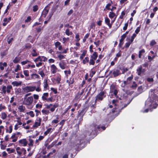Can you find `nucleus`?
<instances>
[{
    "label": "nucleus",
    "mask_w": 158,
    "mask_h": 158,
    "mask_svg": "<svg viewBox=\"0 0 158 158\" xmlns=\"http://www.w3.org/2000/svg\"><path fill=\"white\" fill-rule=\"evenodd\" d=\"M20 66L18 64L16 66V69H15V72H17L18 70H19L20 69Z\"/></svg>",
    "instance_id": "774afa93"
},
{
    "label": "nucleus",
    "mask_w": 158,
    "mask_h": 158,
    "mask_svg": "<svg viewBox=\"0 0 158 158\" xmlns=\"http://www.w3.org/2000/svg\"><path fill=\"white\" fill-rule=\"evenodd\" d=\"M23 73L26 77H28L29 76V71L28 70H25L23 71Z\"/></svg>",
    "instance_id": "09e8293b"
},
{
    "label": "nucleus",
    "mask_w": 158,
    "mask_h": 158,
    "mask_svg": "<svg viewBox=\"0 0 158 158\" xmlns=\"http://www.w3.org/2000/svg\"><path fill=\"white\" fill-rule=\"evenodd\" d=\"M42 61H43L45 62L47 60V58L44 56H41Z\"/></svg>",
    "instance_id": "e2e57ef3"
},
{
    "label": "nucleus",
    "mask_w": 158,
    "mask_h": 158,
    "mask_svg": "<svg viewBox=\"0 0 158 158\" xmlns=\"http://www.w3.org/2000/svg\"><path fill=\"white\" fill-rule=\"evenodd\" d=\"M1 118L2 119H5L7 117V114H6L4 112H3L1 113Z\"/></svg>",
    "instance_id": "c756f323"
},
{
    "label": "nucleus",
    "mask_w": 158,
    "mask_h": 158,
    "mask_svg": "<svg viewBox=\"0 0 158 158\" xmlns=\"http://www.w3.org/2000/svg\"><path fill=\"white\" fill-rule=\"evenodd\" d=\"M59 65L62 69H64L65 68V65L63 62H60V63H59Z\"/></svg>",
    "instance_id": "bb28decb"
},
{
    "label": "nucleus",
    "mask_w": 158,
    "mask_h": 158,
    "mask_svg": "<svg viewBox=\"0 0 158 158\" xmlns=\"http://www.w3.org/2000/svg\"><path fill=\"white\" fill-rule=\"evenodd\" d=\"M23 104L27 105V106L31 105L33 102V98L32 96H30L27 98H24Z\"/></svg>",
    "instance_id": "7ed1b4c3"
},
{
    "label": "nucleus",
    "mask_w": 158,
    "mask_h": 158,
    "mask_svg": "<svg viewBox=\"0 0 158 158\" xmlns=\"http://www.w3.org/2000/svg\"><path fill=\"white\" fill-rule=\"evenodd\" d=\"M112 72L114 77H115L118 76L120 74V71L118 69H114L112 71H110V74Z\"/></svg>",
    "instance_id": "f8f14e48"
},
{
    "label": "nucleus",
    "mask_w": 158,
    "mask_h": 158,
    "mask_svg": "<svg viewBox=\"0 0 158 158\" xmlns=\"http://www.w3.org/2000/svg\"><path fill=\"white\" fill-rule=\"evenodd\" d=\"M42 113L44 114L48 115V114L50 112L49 110H42Z\"/></svg>",
    "instance_id": "ea45409f"
},
{
    "label": "nucleus",
    "mask_w": 158,
    "mask_h": 158,
    "mask_svg": "<svg viewBox=\"0 0 158 158\" xmlns=\"http://www.w3.org/2000/svg\"><path fill=\"white\" fill-rule=\"evenodd\" d=\"M41 56H39L37 57V58H36L34 60V61L35 62H36L38 61H40V62H42L41 60Z\"/></svg>",
    "instance_id": "f704fd0d"
},
{
    "label": "nucleus",
    "mask_w": 158,
    "mask_h": 158,
    "mask_svg": "<svg viewBox=\"0 0 158 158\" xmlns=\"http://www.w3.org/2000/svg\"><path fill=\"white\" fill-rule=\"evenodd\" d=\"M75 145L77 147H83V146H81L82 144H84V145H85L86 143L85 141V140L84 139H81L80 140L78 139L76 141L75 143Z\"/></svg>",
    "instance_id": "0eeeda50"
},
{
    "label": "nucleus",
    "mask_w": 158,
    "mask_h": 158,
    "mask_svg": "<svg viewBox=\"0 0 158 158\" xmlns=\"http://www.w3.org/2000/svg\"><path fill=\"white\" fill-rule=\"evenodd\" d=\"M95 60L90 58V61L89 62V64L90 65H94L95 64Z\"/></svg>",
    "instance_id": "79ce46f5"
},
{
    "label": "nucleus",
    "mask_w": 158,
    "mask_h": 158,
    "mask_svg": "<svg viewBox=\"0 0 158 158\" xmlns=\"http://www.w3.org/2000/svg\"><path fill=\"white\" fill-rule=\"evenodd\" d=\"M140 27H138L135 31V32L136 34H137L139 32L140 30Z\"/></svg>",
    "instance_id": "680f3d73"
},
{
    "label": "nucleus",
    "mask_w": 158,
    "mask_h": 158,
    "mask_svg": "<svg viewBox=\"0 0 158 158\" xmlns=\"http://www.w3.org/2000/svg\"><path fill=\"white\" fill-rule=\"evenodd\" d=\"M40 76L36 73L32 74L31 75V79H38L40 78Z\"/></svg>",
    "instance_id": "393cba45"
},
{
    "label": "nucleus",
    "mask_w": 158,
    "mask_h": 158,
    "mask_svg": "<svg viewBox=\"0 0 158 158\" xmlns=\"http://www.w3.org/2000/svg\"><path fill=\"white\" fill-rule=\"evenodd\" d=\"M55 46L56 48H58V47L60 45V43L58 42H56L55 43Z\"/></svg>",
    "instance_id": "0e129e2a"
},
{
    "label": "nucleus",
    "mask_w": 158,
    "mask_h": 158,
    "mask_svg": "<svg viewBox=\"0 0 158 158\" xmlns=\"http://www.w3.org/2000/svg\"><path fill=\"white\" fill-rule=\"evenodd\" d=\"M98 56V54L97 52H94L92 55L90 56V58L93 59L95 60H96Z\"/></svg>",
    "instance_id": "412c9836"
},
{
    "label": "nucleus",
    "mask_w": 158,
    "mask_h": 158,
    "mask_svg": "<svg viewBox=\"0 0 158 158\" xmlns=\"http://www.w3.org/2000/svg\"><path fill=\"white\" fill-rule=\"evenodd\" d=\"M115 16V14L113 12H110L109 14V17L111 18H113Z\"/></svg>",
    "instance_id": "72a5a7b5"
},
{
    "label": "nucleus",
    "mask_w": 158,
    "mask_h": 158,
    "mask_svg": "<svg viewBox=\"0 0 158 158\" xmlns=\"http://www.w3.org/2000/svg\"><path fill=\"white\" fill-rule=\"evenodd\" d=\"M41 118H39L37 120L38 122H35L34 125H33V127L34 128H36L39 126H40L41 124Z\"/></svg>",
    "instance_id": "9d476101"
},
{
    "label": "nucleus",
    "mask_w": 158,
    "mask_h": 158,
    "mask_svg": "<svg viewBox=\"0 0 158 158\" xmlns=\"http://www.w3.org/2000/svg\"><path fill=\"white\" fill-rule=\"evenodd\" d=\"M51 72L53 74L55 73L57 69V68L54 64H52L51 66Z\"/></svg>",
    "instance_id": "4468645a"
},
{
    "label": "nucleus",
    "mask_w": 158,
    "mask_h": 158,
    "mask_svg": "<svg viewBox=\"0 0 158 158\" xmlns=\"http://www.w3.org/2000/svg\"><path fill=\"white\" fill-rule=\"evenodd\" d=\"M42 104H37L35 106V107L38 109H40L42 108Z\"/></svg>",
    "instance_id": "052dcab7"
},
{
    "label": "nucleus",
    "mask_w": 158,
    "mask_h": 158,
    "mask_svg": "<svg viewBox=\"0 0 158 158\" xmlns=\"http://www.w3.org/2000/svg\"><path fill=\"white\" fill-rule=\"evenodd\" d=\"M6 87L5 86H3L2 87V91L3 92V93L4 94H6Z\"/></svg>",
    "instance_id": "4c0bfd02"
},
{
    "label": "nucleus",
    "mask_w": 158,
    "mask_h": 158,
    "mask_svg": "<svg viewBox=\"0 0 158 158\" xmlns=\"http://www.w3.org/2000/svg\"><path fill=\"white\" fill-rule=\"evenodd\" d=\"M22 83V82L21 81L18 82L17 81H13L12 82L11 84L14 86H18L20 85Z\"/></svg>",
    "instance_id": "6ab92c4d"
},
{
    "label": "nucleus",
    "mask_w": 158,
    "mask_h": 158,
    "mask_svg": "<svg viewBox=\"0 0 158 158\" xmlns=\"http://www.w3.org/2000/svg\"><path fill=\"white\" fill-rule=\"evenodd\" d=\"M64 73H65V74L66 76H67L68 74H70L71 73V71L70 70H69L68 71H67V70H65L64 71Z\"/></svg>",
    "instance_id": "338daca9"
},
{
    "label": "nucleus",
    "mask_w": 158,
    "mask_h": 158,
    "mask_svg": "<svg viewBox=\"0 0 158 158\" xmlns=\"http://www.w3.org/2000/svg\"><path fill=\"white\" fill-rule=\"evenodd\" d=\"M21 89L20 88H18L17 89L15 90V93L17 94H19L21 93Z\"/></svg>",
    "instance_id": "3c124183"
},
{
    "label": "nucleus",
    "mask_w": 158,
    "mask_h": 158,
    "mask_svg": "<svg viewBox=\"0 0 158 158\" xmlns=\"http://www.w3.org/2000/svg\"><path fill=\"white\" fill-rule=\"evenodd\" d=\"M86 54V51L84 50L83 51V52L82 54H81V55L80 56V59L81 60H82L84 58V57L85 56Z\"/></svg>",
    "instance_id": "c85d7f7f"
},
{
    "label": "nucleus",
    "mask_w": 158,
    "mask_h": 158,
    "mask_svg": "<svg viewBox=\"0 0 158 158\" xmlns=\"http://www.w3.org/2000/svg\"><path fill=\"white\" fill-rule=\"evenodd\" d=\"M49 6V4L44 9L41 14V16L42 17L45 18L46 17L47 15L48 14L49 11V9L50 8Z\"/></svg>",
    "instance_id": "1a4fd4ad"
},
{
    "label": "nucleus",
    "mask_w": 158,
    "mask_h": 158,
    "mask_svg": "<svg viewBox=\"0 0 158 158\" xmlns=\"http://www.w3.org/2000/svg\"><path fill=\"white\" fill-rule=\"evenodd\" d=\"M53 99L52 97H51L50 98H47L46 101L48 102H52L53 101Z\"/></svg>",
    "instance_id": "13d9d810"
},
{
    "label": "nucleus",
    "mask_w": 158,
    "mask_h": 158,
    "mask_svg": "<svg viewBox=\"0 0 158 158\" xmlns=\"http://www.w3.org/2000/svg\"><path fill=\"white\" fill-rule=\"evenodd\" d=\"M119 101L117 100H113L112 101V105H110L109 107L110 108H112L113 107H114V110H113V112H117L120 109H123V108L127 106V105L128 104H125L124 105V107L121 106H119Z\"/></svg>",
    "instance_id": "f03ea898"
},
{
    "label": "nucleus",
    "mask_w": 158,
    "mask_h": 158,
    "mask_svg": "<svg viewBox=\"0 0 158 158\" xmlns=\"http://www.w3.org/2000/svg\"><path fill=\"white\" fill-rule=\"evenodd\" d=\"M38 73L41 76L42 78H43L45 76V74L43 71H38Z\"/></svg>",
    "instance_id": "a19ab883"
},
{
    "label": "nucleus",
    "mask_w": 158,
    "mask_h": 158,
    "mask_svg": "<svg viewBox=\"0 0 158 158\" xmlns=\"http://www.w3.org/2000/svg\"><path fill=\"white\" fill-rule=\"evenodd\" d=\"M145 52V51L144 49H142L139 52V58L141 57L142 54L144 53Z\"/></svg>",
    "instance_id": "473e14b6"
},
{
    "label": "nucleus",
    "mask_w": 158,
    "mask_h": 158,
    "mask_svg": "<svg viewBox=\"0 0 158 158\" xmlns=\"http://www.w3.org/2000/svg\"><path fill=\"white\" fill-rule=\"evenodd\" d=\"M49 94L48 93H44L42 97V98L44 101H46L48 96Z\"/></svg>",
    "instance_id": "4be33fe9"
},
{
    "label": "nucleus",
    "mask_w": 158,
    "mask_h": 158,
    "mask_svg": "<svg viewBox=\"0 0 158 158\" xmlns=\"http://www.w3.org/2000/svg\"><path fill=\"white\" fill-rule=\"evenodd\" d=\"M132 43V42H131L130 41L129 42L126 43L125 44L126 48H128Z\"/></svg>",
    "instance_id": "8fccbe9b"
},
{
    "label": "nucleus",
    "mask_w": 158,
    "mask_h": 158,
    "mask_svg": "<svg viewBox=\"0 0 158 158\" xmlns=\"http://www.w3.org/2000/svg\"><path fill=\"white\" fill-rule=\"evenodd\" d=\"M27 114H28L29 115H30V116H31L32 117H33L35 116V114L33 111H30L29 112H27Z\"/></svg>",
    "instance_id": "37998d69"
},
{
    "label": "nucleus",
    "mask_w": 158,
    "mask_h": 158,
    "mask_svg": "<svg viewBox=\"0 0 158 158\" xmlns=\"http://www.w3.org/2000/svg\"><path fill=\"white\" fill-rule=\"evenodd\" d=\"M90 128V130L89 131V132L87 133L88 135H90L94 131H96L97 129H99L100 127L94 123L91 126Z\"/></svg>",
    "instance_id": "423d86ee"
},
{
    "label": "nucleus",
    "mask_w": 158,
    "mask_h": 158,
    "mask_svg": "<svg viewBox=\"0 0 158 158\" xmlns=\"http://www.w3.org/2000/svg\"><path fill=\"white\" fill-rule=\"evenodd\" d=\"M106 96V93L103 91L101 92L98 95L96 96V99L95 100V102H96L97 101H102L103 99L105 98Z\"/></svg>",
    "instance_id": "20e7f679"
},
{
    "label": "nucleus",
    "mask_w": 158,
    "mask_h": 158,
    "mask_svg": "<svg viewBox=\"0 0 158 158\" xmlns=\"http://www.w3.org/2000/svg\"><path fill=\"white\" fill-rule=\"evenodd\" d=\"M19 143L23 146H26L27 144V142L26 139H23L19 141Z\"/></svg>",
    "instance_id": "ddd939ff"
},
{
    "label": "nucleus",
    "mask_w": 158,
    "mask_h": 158,
    "mask_svg": "<svg viewBox=\"0 0 158 158\" xmlns=\"http://www.w3.org/2000/svg\"><path fill=\"white\" fill-rule=\"evenodd\" d=\"M16 151L18 154L19 156H21L23 153L25 154L26 152V151L24 148L19 147H18L16 148Z\"/></svg>",
    "instance_id": "6e6552de"
},
{
    "label": "nucleus",
    "mask_w": 158,
    "mask_h": 158,
    "mask_svg": "<svg viewBox=\"0 0 158 158\" xmlns=\"http://www.w3.org/2000/svg\"><path fill=\"white\" fill-rule=\"evenodd\" d=\"M89 61V58L88 57H85V59L83 60L82 63L83 64H85L86 63L88 62Z\"/></svg>",
    "instance_id": "7c9ffc66"
},
{
    "label": "nucleus",
    "mask_w": 158,
    "mask_h": 158,
    "mask_svg": "<svg viewBox=\"0 0 158 158\" xmlns=\"http://www.w3.org/2000/svg\"><path fill=\"white\" fill-rule=\"evenodd\" d=\"M66 120H62L59 123V124L60 125H61V127L60 128H61L63 126L64 123L65 121Z\"/></svg>",
    "instance_id": "a18cd8bd"
},
{
    "label": "nucleus",
    "mask_w": 158,
    "mask_h": 158,
    "mask_svg": "<svg viewBox=\"0 0 158 158\" xmlns=\"http://www.w3.org/2000/svg\"><path fill=\"white\" fill-rule=\"evenodd\" d=\"M52 129V128H48L47 130L44 132V136L47 135L50 132Z\"/></svg>",
    "instance_id": "e433bc0d"
},
{
    "label": "nucleus",
    "mask_w": 158,
    "mask_h": 158,
    "mask_svg": "<svg viewBox=\"0 0 158 158\" xmlns=\"http://www.w3.org/2000/svg\"><path fill=\"white\" fill-rule=\"evenodd\" d=\"M30 62V61L28 60H26L25 61L21 62V64L23 65H25L27 63H29V62Z\"/></svg>",
    "instance_id": "4d7b16f0"
},
{
    "label": "nucleus",
    "mask_w": 158,
    "mask_h": 158,
    "mask_svg": "<svg viewBox=\"0 0 158 158\" xmlns=\"http://www.w3.org/2000/svg\"><path fill=\"white\" fill-rule=\"evenodd\" d=\"M105 23L109 27V28H110L112 27V24H110V20L107 17H106L105 18Z\"/></svg>",
    "instance_id": "dca6fc26"
},
{
    "label": "nucleus",
    "mask_w": 158,
    "mask_h": 158,
    "mask_svg": "<svg viewBox=\"0 0 158 158\" xmlns=\"http://www.w3.org/2000/svg\"><path fill=\"white\" fill-rule=\"evenodd\" d=\"M156 91V89H151L149 92V97L145 102V106L147 108L143 112L147 113L149 110L152 111L158 106V97L155 94Z\"/></svg>",
    "instance_id": "f257e3e1"
},
{
    "label": "nucleus",
    "mask_w": 158,
    "mask_h": 158,
    "mask_svg": "<svg viewBox=\"0 0 158 158\" xmlns=\"http://www.w3.org/2000/svg\"><path fill=\"white\" fill-rule=\"evenodd\" d=\"M13 38H8L7 39V41L8 44H10L11 42H12V41L13 40Z\"/></svg>",
    "instance_id": "864d4df0"
},
{
    "label": "nucleus",
    "mask_w": 158,
    "mask_h": 158,
    "mask_svg": "<svg viewBox=\"0 0 158 158\" xmlns=\"http://www.w3.org/2000/svg\"><path fill=\"white\" fill-rule=\"evenodd\" d=\"M35 112L36 113V116H38L39 113H40V111L36 109L35 110Z\"/></svg>",
    "instance_id": "69168bd1"
},
{
    "label": "nucleus",
    "mask_w": 158,
    "mask_h": 158,
    "mask_svg": "<svg viewBox=\"0 0 158 158\" xmlns=\"http://www.w3.org/2000/svg\"><path fill=\"white\" fill-rule=\"evenodd\" d=\"M12 89V87L11 85H8L6 87L7 92L9 94L11 92V90Z\"/></svg>",
    "instance_id": "a878e982"
},
{
    "label": "nucleus",
    "mask_w": 158,
    "mask_h": 158,
    "mask_svg": "<svg viewBox=\"0 0 158 158\" xmlns=\"http://www.w3.org/2000/svg\"><path fill=\"white\" fill-rule=\"evenodd\" d=\"M18 110L20 112H24L25 110V107L22 105L19 106L18 107Z\"/></svg>",
    "instance_id": "f3484780"
},
{
    "label": "nucleus",
    "mask_w": 158,
    "mask_h": 158,
    "mask_svg": "<svg viewBox=\"0 0 158 158\" xmlns=\"http://www.w3.org/2000/svg\"><path fill=\"white\" fill-rule=\"evenodd\" d=\"M11 138L13 139L12 142H16L18 139V137L16 136V134H15V133H13L11 137Z\"/></svg>",
    "instance_id": "aec40b11"
},
{
    "label": "nucleus",
    "mask_w": 158,
    "mask_h": 158,
    "mask_svg": "<svg viewBox=\"0 0 158 158\" xmlns=\"http://www.w3.org/2000/svg\"><path fill=\"white\" fill-rule=\"evenodd\" d=\"M31 54L33 56H36L38 55V54L36 52V50L34 49H32Z\"/></svg>",
    "instance_id": "b1692460"
},
{
    "label": "nucleus",
    "mask_w": 158,
    "mask_h": 158,
    "mask_svg": "<svg viewBox=\"0 0 158 158\" xmlns=\"http://www.w3.org/2000/svg\"><path fill=\"white\" fill-rule=\"evenodd\" d=\"M66 82L68 83L69 85L72 84L74 82L73 78L71 77L69 79H68L66 81Z\"/></svg>",
    "instance_id": "5701e85b"
},
{
    "label": "nucleus",
    "mask_w": 158,
    "mask_h": 158,
    "mask_svg": "<svg viewBox=\"0 0 158 158\" xmlns=\"http://www.w3.org/2000/svg\"><path fill=\"white\" fill-rule=\"evenodd\" d=\"M38 6L35 5L33 7V11L34 12H36L38 10Z\"/></svg>",
    "instance_id": "5fc2aeb1"
},
{
    "label": "nucleus",
    "mask_w": 158,
    "mask_h": 158,
    "mask_svg": "<svg viewBox=\"0 0 158 158\" xmlns=\"http://www.w3.org/2000/svg\"><path fill=\"white\" fill-rule=\"evenodd\" d=\"M44 89H46L48 85V84L47 80L46 79H45L44 80Z\"/></svg>",
    "instance_id": "cd10ccee"
},
{
    "label": "nucleus",
    "mask_w": 158,
    "mask_h": 158,
    "mask_svg": "<svg viewBox=\"0 0 158 158\" xmlns=\"http://www.w3.org/2000/svg\"><path fill=\"white\" fill-rule=\"evenodd\" d=\"M147 80L150 83L152 82L153 81V79L152 78H147Z\"/></svg>",
    "instance_id": "bf43d9fd"
},
{
    "label": "nucleus",
    "mask_w": 158,
    "mask_h": 158,
    "mask_svg": "<svg viewBox=\"0 0 158 158\" xmlns=\"http://www.w3.org/2000/svg\"><path fill=\"white\" fill-rule=\"evenodd\" d=\"M65 34L68 35H71L73 34V33L72 31H70L69 30V29H67L65 31Z\"/></svg>",
    "instance_id": "2f4dec72"
},
{
    "label": "nucleus",
    "mask_w": 158,
    "mask_h": 158,
    "mask_svg": "<svg viewBox=\"0 0 158 158\" xmlns=\"http://www.w3.org/2000/svg\"><path fill=\"white\" fill-rule=\"evenodd\" d=\"M29 143L28 145L30 146H33V140L31 138H30L29 139Z\"/></svg>",
    "instance_id": "c9c22d12"
},
{
    "label": "nucleus",
    "mask_w": 158,
    "mask_h": 158,
    "mask_svg": "<svg viewBox=\"0 0 158 158\" xmlns=\"http://www.w3.org/2000/svg\"><path fill=\"white\" fill-rule=\"evenodd\" d=\"M13 127L12 125H10L9 127V131H8V130L7 129L6 130V132H8L9 133H10L12 132V130H13Z\"/></svg>",
    "instance_id": "c03bdc74"
},
{
    "label": "nucleus",
    "mask_w": 158,
    "mask_h": 158,
    "mask_svg": "<svg viewBox=\"0 0 158 158\" xmlns=\"http://www.w3.org/2000/svg\"><path fill=\"white\" fill-rule=\"evenodd\" d=\"M35 89V86H27L23 88V94H25L29 92H32L34 91Z\"/></svg>",
    "instance_id": "39448f33"
},
{
    "label": "nucleus",
    "mask_w": 158,
    "mask_h": 158,
    "mask_svg": "<svg viewBox=\"0 0 158 158\" xmlns=\"http://www.w3.org/2000/svg\"><path fill=\"white\" fill-rule=\"evenodd\" d=\"M89 35V33H87L85 35L83 40V42H85V41L86 38H88Z\"/></svg>",
    "instance_id": "de8ad7c7"
},
{
    "label": "nucleus",
    "mask_w": 158,
    "mask_h": 158,
    "mask_svg": "<svg viewBox=\"0 0 158 158\" xmlns=\"http://www.w3.org/2000/svg\"><path fill=\"white\" fill-rule=\"evenodd\" d=\"M136 36V35L134 33L132 36L131 37V39L130 40V41L132 42L134 40V38Z\"/></svg>",
    "instance_id": "49530a36"
},
{
    "label": "nucleus",
    "mask_w": 158,
    "mask_h": 158,
    "mask_svg": "<svg viewBox=\"0 0 158 158\" xmlns=\"http://www.w3.org/2000/svg\"><path fill=\"white\" fill-rule=\"evenodd\" d=\"M84 92V89H82L81 91L79 92V93L77 94L76 95L75 98L77 99H78L82 95Z\"/></svg>",
    "instance_id": "a211bd4d"
},
{
    "label": "nucleus",
    "mask_w": 158,
    "mask_h": 158,
    "mask_svg": "<svg viewBox=\"0 0 158 158\" xmlns=\"http://www.w3.org/2000/svg\"><path fill=\"white\" fill-rule=\"evenodd\" d=\"M137 73L138 75L140 76L142 72H144L145 70V69H143L142 66V65L139 66L136 70Z\"/></svg>",
    "instance_id": "9b49d317"
},
{
    "label": "nucleus",
    "mask_w": 158,
    "mask_h": 158,
    "mask_svg": "<svg viewBox=\"0 0 158 158\" xmlns=\"http://www.w3.org/2000/svg\"><path fill=\"white\" fill-rule=\"evenodd\" d=\"M126 36H125V34H123L121 36V39L120 41H123L125 38H126Z\"/></svg>",
    "instance_id": "6e6d98bb"
},
{
    "label": "nucleus",
    "mask_w": 158,
    "mask_h": 158,
    "mask_svg": "<svg viewBox=\"0 0 158 158\" xmlns=\"http://www.w3.org/2000/svg\"><path fill=\"white\" fill-rule=\"evenodd\" d=\"M69 37H68L67 38H65V37L63 38V43H64L67 41H69Z\"/></svg>",
    "instance_id": "603ef678"
},
{
    "label": "nucleus",
    "mask_w": 158,
    "mask_h": 158,
    "mask_svg": "<svg viewBox=\"0 0 158 158\" xmlns=\"http://www.w3.org/2000/svg\"><path fill=\"white\" fill-rule=\"evenodd\" d=\"M53 80L56 81L57 83L59 84L60 83V81L61 80V76L60 75L58 74L56 76L55 78L53 79Z\"/></svg>",
    "instance_id": "2eb2a0df"
},
{
    "label": "nucleus",
    "mask_w": 158,
    "mask_h": 158,
    "mask_svg": "<svg viewBox=\"0 0 158 158\" xmlns=\"http://www.w3.org/2000/svg\"><path fill=\"white\" fill-rule=\"evenodd\" d=\"M20 60V58L19 57H16L13 60V62L15 63H17Z\"/></svg>",
    "instance_id": "58836bf2"
}]
</instances>
